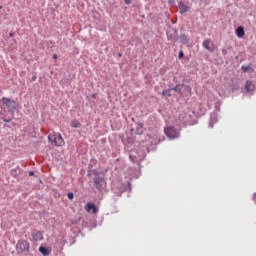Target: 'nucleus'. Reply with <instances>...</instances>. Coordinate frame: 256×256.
<instances>
[{
  "label": "nucleus",
  "mask_w": 256,
  "mask_h": 256,
  "mask_svg": "<svg viewBox=\"0 0 256 256\" xmlns=\"http://www.w3.org/2000/svg\"><path fill=\"white\" fill-rule=\"evenodd\" d=\"M39 251L44 256L51 255V251H49V249H47L46 247L40 246Z\"/></svg>",
  "instance_id": "obj_12"
},
{
  "label": "nucleus",
  "mask_w": 256,
  "mask_h": 256,
  "mask_svg": "<svg viewBox=\"0 0 256 256\" xmlns=\"http://www.w3.org/2000/svg\"><path fill=\"white\" fill-rule=\"evenodd\" d=\"M1 102L4 107H6L7 109H9V111H11V113H14L15 109H17V107L15 106V100H11L9 98L3 97L1 99Z\"/></svg>",
  "instance_id": "obj_5"
},
{
  "label": "nucleus",
  "mask_w": 256,
  "mask_h": 256,
  "mask_svg": "<svg viewBox=\"0 0 256 256\" xmlns=\"http://www.w3.org/2000/svg\"><path fill=\"white\" fill-rule=\"evenodd\" d=\"M168 3H169V5H173V3H175V1L174 0H168Z\"/></svg>",
  "instance_id": "obj_20"
},
{
  "label": "nucleus",
  "mask_w": 256,
  "mask_h": 256,
  "mask_svg": "<svg viewBox=\"0 0 256 256\" xmlns=\"http://www.w3.org/2000/svg\"><path fill=\"white\" fill-rule=\"evenodd\" d=\"M29 175H30V177H33V175H35V172L30 171V172H29Z\"/></svg>",
  "instance_id": "obj_21"
},
{
  "label": "nucleus",
  "mask_w": 256,
  "mask_h": 256,
  "mask_svg": "<svg viewBox=\"0 0 256 256\" xmlns=\"http://www.w3.org/2000/svg\"><path fill=\"white\" fill-rule=\"evenodd\" d=\"M183 56H184L183 51H180L178 55L179 59H183Z\"/></svg>",
  "instance_id": "obj_18"
},
{
  "label": "nucleus",
  "mask_w": 256,
  "mask_h": 256,
  "mask_svg": "<svg viewBox=\"0 0 256 256\" xmlns=\"http://www.w3.org/2000/svg\"><path fill=\"white\" fill-rule=\"evenodd\" d=\"M35 79H37V77L32 78L33 81H35Z\"/></svg>",
  "instance_id": "obj_27"
},
{
  "label": "nucleus",
  "mask_w": 256,
  "mask_h": 256,
  "mask_svg": "<svg viewBox=\"0 0 256 256\" xmlns=\"http://www.w3.org/2000/svg\"><path fill=\"white\" fill-rule=\"evenodd\" d=\"M236 35L239 38L245 37V30L243 29V27L240 26L236 29Z\"/></svg>",
  "instance_id": "obj_11"
},
{
  "label": "nucleus",
  "mask_w": 256,
  "mask_h": 256,
  "mask_svg": "<svg viewBox=\"0 0 256 256\" xmlns=\"http://www.w3.org/2000/svg\"><path fill=\"white\" fill-rule=\"evenodd\" d=\"M67 197H68V199L73 200V198H74L75 196L73 195V193L69 192V193L67 194Z\"/></svg>",
  "instance_id": "obj_17"
},
{
  "label": "nucleus",
  "mask_w": 256,
  "mask_h": 256,
  "mask_svg": "<svg viewBox=\"0 0 256 256\" xmlns=\"http://www.w3.org/2000/svg\"><path fill=\"white\" fill-rule=\"evenodd\" d=\"M48 141L55 145V147H63L65 145V139H63V136L61 133H51L48 135Z\"/></svg>",
  "instance_id": "obj_1"
},
{
  "label": "nucleus",
  "mask_w": 256,
  "mask_h": 256,
  "mask_svg": "<svg viewBox=\"0 0 256 256\" xmlns=\"http://www.w3.org/2000/svg\"><path fill=\"white\" fill-rule=\"evenodd\" d=\"M245 90L248 92L255 91V84H253V82L250 80L246 81Z\"/></svg>",
  "instance_id": "obj_8"
},
{
  "label": "nucleus",
  "mask_w": 256,
  "mask_h": 256,
  "mask_svg": "<svg viewBox=\"0 0 256 256\" xmlns=\"http://www.w3.org/2000/svg\"><path fill=\"white\" fill-rule=\"evenodd\" d=\"M162 95L166 96V97H171V90H164L162 92Z\"/></svg>",
  "instance_id": "obj_15"
},
{
  "label": "nucleus",
  "mask_w": 256,
  "mask_h": 256,
  "mask_svg": "<svg viewBox=\"0 0 256 256\" xmlns=\"http://www.w3.org/2000/svg\"><path fill=\"white\" fill-rule=\"evenodd\" d=\"M94 183L97 185V183H99V181L98 180H94Z\"/></svg>",
  "instance_id": "obj_25"
},
{
  "label": "nucleus",
  "mask_w": 256,
  "mask_h": 256,
  "mask_svg": "<svg viewBox=\"0 0 256 256\" xmlns=\"http://www.w3.org/2000/svg\"><path fill=\"white\" fill-rule=\"evenodd\" d=\"M85 210L87 213H91L92 215H97V213H99V208H97V206L91 202L86 204Z\"/></svg>",
  "instance_id": "obj_6"
},
{
  "label": "nucleus",
  "mask_w": 256,
  "mask_h": 256,
  "mask_svg": "<svg viewBox=\"0 0 256 256\" xmlns=\"http://www.w3.org/2000/svg\"><path fill=\"white\" fill-rule=\"evenodd\" d=\"M124 3H125L126 5H131V0H124Z\"/></svg>",
  "instance_id": "obj_19"
},
{
  "label": "nucleus",
  "mask_w": 256,
  "mask_h": 256,
  "mask_svg": "<svg viewBox=\"0 0 256 256\" xmlns=\"http://www.w3.org/2000/svg\"><path fill=\"white\" fill-rule=\"evenodd\" d=\"M241 69L244 73H247V71H249V66H242Z\"/></svg>",
  "instance_id": "obj_16"
},
{
  "label": "nucleus",
  "mask_w": 256,
  "mask_h": 256,
  "mask_svg": "<svg viewBox=\"0 0 256 256\" xmlns=\"http://www.w3.org/2000/svg\"><path fill=\"white\" fill-rule=\"evenodd\" d=\"M173 91L180 93L182 97H189L191 96V86H187L184 84H178L173 88Z\"/></svg>",
  "instance_id": "obj_2"
},
{
  "label": "nucleus",
  "mask_w": 256,
  "mask_h": 256,
  "mask_svg": "<svg viewBox=\"0 0 256 256\" xmlns=\"http://www.w3.org/2000/svg\"><path fill=\"white\" fill-rule=\"evenodd\" d=\"M52 57L53 59H57V54H54Z\"/></svg>",
  "instance_id": "obj_24"
},
{
  "label": "nucleus",
  "mask_w": 256,
  "mask_h": 256,
  "mask_svg": "<svg viewBox=\"0 0 256 256\" xmlns=\"http://www.w3.org/2000/svg\"><path fill=\"white\" fill-rule=\"evenodd\" d=\"M34 241H43V232H36L33 234Z\"/></svg>",
  "instance_id": "obj_10"
},
{
  "label": "nucleus",
  "mask_w": 256,
  "mask_h": 256,
  "mask_svg": "<svg viewBox=\"0 0 256 256\" xmlns=\"http://www.w3.org/2000/svg\"><path fill=\"white\" fill-rule=\"evenodd\" d=\"M178 7H179V11L180 13L183 15V13H187V11H189V8L187 5H184L183 1H180L178 3Z\"/></svg>",
  "instance_id": "obj_9"
},
{
  "label": "nucleus",
  "mask_w": 256,
  "mask_h": 256,
  "mask_svg": "<svg viewBox=\"0 0 256 256\" xmlns=\"http://www.w3.org/2000/svg\"><path fill=\"white\" fill-rule=\"evenodd\" d=\"M180 43H182L183 45H187V43H189V39L187 38V36L181 35L180 36Z\"/></svg>",
  "instance_id": "obj_14"
},
{
  "label": "nucleus",
  "mask_w": 256,
  "mask_h": 256,
  "mask_svg": "<svg viewBox=\"0 0 256 256\" xmlns=\"http://www.w3.org/2000/svg\"><path fill=\"white\" fill-rule=\"evenodd\" d=\"M70 125L73 129H79V127H81V122L77 120H72Z\"/></svg>",
  "instance_id": "obj_13"
},
{
  "label": "nucleus",
  "mask_w": 256,
  "mask_h": 256,
  "mask_svg": "<svg viewBox=\"0 0 256 256\" xmlns=\"http://www.w3.org/2000/svg\"><path fill=\"white\" fill-rule=\"evenodd\" d=\"M138 127H139V129H143V124H142V123H139V124H138Z\"/></svg>",
  "instance_id": "obj_22"
},
{
  "label": "nucleus",
  "mask_w": 256,
  "mask_h": 256,
  "mask_svg": "<svg viewBox=\"0 0 256 256\" xmlns=\"http://www.w3.org/2000/svg\"><path fill=\"white\" fill-rule=\"evenodd\" d=\"M4 121H5L6 123H9V121H11V119H4Z\"/></svg>",
  "instance_id": "obj_23"
},
{
  "label": "nucleus",
  "mask_w": 256,
  "mask_h": 256,
  "mask_svg": "<svg viewBox=\"0 0 256 256\" xmlns=\"http://www.w3.org/2000/svg\"><path fill=\"white\" fill-rule=\"evenodd\" d=\"M164 133L168 139H179V131L173 126H167L164 128Z\"/></svg>",
  "instance_id": "obj_4"
},
{
  "label": "nucleus",
  "mask_w": 256,
  "mask_h": 256,
  "mask_svg": "<svg viewBox=\"0 0 256 256\" xmlns=\"http://www.w3.org/2000/svg\"><path fill=\"white\" fill-rule=\"evenodd\" d=\"M9 37H13V33H10V34H9Z\"/></svg>",
  "instance_id": "obj_26"
},
{
  "label": "nucleus",
  "mask_w": 256,
  "mask_h": 256,
  "mask_svg": "<svg viewBox=\"0 0 256 256\" xmlns=\"http://www.w3.org/2000/svg\"><path fill=\"white\" fill-rule=\"evenodd\" d=\"M30 244L29 241L27 240H19L16 244V251L19 254L21 253H29V249H30Z\"/></svg>",
  "instance_id": "obj_3"
},
{
  "label": "nucleus",
  "mask_w": 256,
  "mask_h": 256,
  "mask_svg": "<svg viewBox=\"0 0 256 256\" xmlns=\"http://www.w3.org/2000/svg\"><path fill=\"white\" fill-rule=\"evenodd\" d=\"M211 45H213L211 39H205L202 43V46L204 49H206V51H210L211 53H213V48L211 47Z\"/></svg>",
  "instance_id": "obj_7"
}]
</instances>
